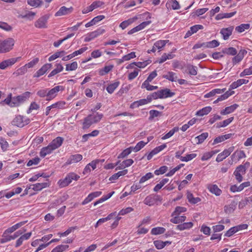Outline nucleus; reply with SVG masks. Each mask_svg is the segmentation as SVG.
<instances>
[{"instance_id": "nucleus-1", "label": "nucleus", "mask_w": 252, "mask_h": 252, "mask_svg": "<svg viewBox=\"0 0 252 252\" xmlns=\"http://www.w3.org/2000/svg\"><path fill=\"white\" fill-rule=\"evenodd\" d=\"M31 93L29 92H26L20 95L7 98L4 100V102L11 107H17L21 103L28 100L30 97Z\"/></svg>"}, {"instance_id": "nucleus-2", "label": "nucleus", "mask_w": 252, "mask_h": 252, "mask_svg": "<svg viewBox=\"0 0 252 252\" xmlns=\"http://www.w3.org/2000/svg\"><path fill=\"white\" fill-rule=\"evenodd\" d=\"M15 40L12 38H8L4 40L0 39V54H4L10 52L13 48Z\"/></svg>"}, {"instance_id": "nucleus-3", "label": "nucleus", "mask_w": 252, "mask_h": 252, "mask_svg": "<svg viewBox=\"0 0 252 252\" xmlns=\"http://www.w3.org/2000/svg\"><path fill=\"white\" fill-rule=\"evenodd\" d=\"M102 115L98 113L93 114L85 118L83 123V128H88L92 125L98 122L102 118Z\"/></svg>"}, {"instance_id": "nucleus-4", "label": "nucleus", "mask_w": 252, "mask_h": 252, "mask_svg": "<svg viewBox=\"0 0 252 252\" xmlns=\"http://www.w3.org/2000/svg\"><path fill=\"white\" fill-rule=\"evenodd\" d=\"M80 176L73 172L69 173L63 179L60 180L58 181V185L60 188H64L67 186L72 180L77 181Z\"/></svg>"}, {"instance_id": "nucleus-5", "label": "nucleus", "mask_w": 252, "mask_h": 252, "mask_svg": "<svg viewBox=\"0 0 252 252\" xmlns=\"http://www.w3.org/2000/svg\"><path fill=\"white\" fill-rule=\"evenodd\" d=\"M30 120L21 115H18L12 121V124L18 127H23L28 125Z\"/></svg>"}, {"instance_id": "nucleus-6", "label": "nucleus", "mask_w": 252, "mask_h": 252, "mask_svg": "<svg viewBox=\"0 0 252 252\" xmlns=\"http://www.w3.org/2000/svg\"><path fill=\"white\" fill-rule=\"evenodd\" d=\"M49 17L50 15L48 14H46L41 17L35 22V27L39 29L46 28L47 22Z\"/></svg>"}, {"instance_id": "nucleus-7", "label": "nucleus", "mask_w": 252, "mask_h": 252, "mask_svg": "<svg viewBox=\"0 0 252 252\" xmlns=\"http://www.w3.org/2000/svg\"><path fill=\"white\" fill-rule=\"evenodd\" d=\"M63 90V87L61 86H57L55 87L54 88L48 91L47 92L46 100L49 101L54 99L57 95L58 93L60 90Z\"/></svg>"}, {"instance_id": "nucleus-8", "label": "nucleus", "mask_w": 252, "mask_h": 252, "mask_svg": "<svg viewBox=\"0 0 252 252\" xmlns=\"http://www.w3.org/2000/svg\"><path fill=\"white\" fill-rule=\"evenodd\" d=\"M99 162V160L98 159H96L88 164L84 169L83 174L84 175L89 174L92 170H94L96 168L97 165Z\"/></svg>"}, {"instance_id": "nucleus-9", "label": "nucleus", "mask_w": 252, "mask_h": 252, "mask_svg": "<svg viewBox=\"0 0 252 252\" xmlns=\"http://www.w3.org/2000/svg\"><path fill=\"white\" fill-rule=\"evenodd\" d=\"M73 10V8L72 7L67 8L63 6L55 13V16L58 17L68 15L72 12Z\"/></svg>"}, {"instance_id": "nucleus-10", "label": "nucleus", "mask_w": 252, "mask_h": 252, "mask_svg": "<svg viewBox=\"0 0 252 252\" xmlns=\"http://www.w3.org/2000/svg\"><path fill=\"white\" fill-rule=\"evenodd\" d=\"M233 148L230 147L228 149L224 150L222 153L219 154L217 158L216 161L217 162H220L225 159L226 157L229 156L230 154L232 152Z\"/></svg>"}, {"instance_id": "nucleus-11", "label": "nucleus", "mask_w": 252, "mask_h": 252, "mask_svg": "<svg viewBox=\"0 0 252 252\" xmlns=\"http://www.w3.org/2000/svg\"><path fill=\"white\" fill-rule=\"evenodd\" d=\"M52 64L51 63H46L43 65L33 75L34 77H39L44 74L48 69L51 68Z\"/></svg>"}, {"instance_id": "nucleus-12", "label": "nucleus", "mask_w": 252, "mask_h": 252, "mask_svg": "<svg viewBox=\"0 0 252 252\" xmlns=\"http://www.w3.org/2000/svg\"><path fill=\"white\" fill-rule=\"evenodd\" d=\"M104 32V30L103 29H98L95 31L93 32L89 33L84 39L85 42H89L94 38L96 37L99 35L103 33Z\"/></svg>"}, {"instance_id": "nucleus-13", "label": "nucleus", "mask_w": 252, "mask_h": 252, "mask_svg": "<svg viewBox=\"0 0 252 252\" xmlns=\"http://www.w3.org/2000/svg\"><path fill=\"white\" fill-rule=\"evenodd\" d=\"M250 186V182H246L244 183H243L239 186H237L236 185L231 186L230 187V190L232 192H239L245 188L249 187Z\"/></svg>"}, {"instance_id": "nucleus-14", "label": "nucleus", "mask_w": 252, "mask_h": 252, "mask_svg": "<svg viewBox=\"0 0 252 252\" xmlns=\"http://www.w3.org/2000/svg\"><path fill=\"white\" fill-rule=\"evenodd\" d=\"M17 60L15 59L12 58L8 60L3 61L0 63V69H5L7 67L10 66L14 64Z\"/></svg>"}, {"instance_id": "nucleus-15", "label": "nucleus", "mask_w": 252, "mask_h": 252, "mask_svg": "<svg viewBox=\"0 0 252 252\" xmlns=\"http://www.w3.org/2000/svg\"><path fill=\"white\" fill-rule=\"evenodd\" d=\"M151 101V98L150 97L147 96V98L141 99L139 100L134 101L133 102L130 107L131 108L138 107L140 106L146 104Z\"/></svg>"}, {"instance_id": "nucleus-16", "label": "nucleus", "mask_w": 252, "mask_h": 252, "mask_svg": "<svg viewBox=\"0 0 252 252\" xmlns=\"http://www.w3.org/2000/svg\"><path fill=\"white\" fill-rule=\"evenodd\" d=\"M233 29L234 27L233 26L221 29L220 33L222 35L223 39L227 40L228 39L229 37L232 34Z\"/></svg>"}, {"instance_id": "nucleus-17", "label": "nucleus", "mask_w": 252, "mask_h": 252, "mask_svg": "<svg viewBox=\"0 0 252 252\" xmlns=\"http://www.w3.org/2000/svg\"><path fill=\"white\" fill-rule=\"evenodd\" d=\"M150 23H151V21H150L144 22L141 23L138 26L135 27V28H134L132 29H131V30H130L128 32V34H131L135 32H138V31L143 29L147 26L149 25Z\"/></svg>"}, {"instance_id": "nucleus-18", "label": "nucleus", "mask_w": 252, "mask_h": 252, "mask_svg": "<svg viewBox=\"0 0 252 252\" xmlns=\"http://www.w3.org/2000/svg\"><path fill=\"white\" fill-rule=\"evenodd\" d=\"M160 98H167L172 97L175 94V93L171 92L168 89H165L158 91Z\"/></svg>"}, {"instance_id": "nucleus-19", "label": "nucleus", "mask_w": 252, "mask_h": 252, "mask_svg": "<svg viewBox=\"0 0 252 252\" xmlns=\"http://www.w3.org/2000/svg\"><path fill=\"white\" fill-rule=\"evenodd\" d=\"M101 194V191H95L89 194V195L82 202V205H85L90 202L94 198L99 196Z\"/></svg>"}, {"instance_id": "nucleus-20", "label": "nucleus", "mask_w": 252, "mask_h": 252, "mask_svg": "<svg viewBox=\"0 0 252 252\" xmlns=\"http://www.w3.org/2000/svg\"><path fill=\"white\" fill-rule=\"evenodd\" d=\"M82 159V156L80 154L72 155L68 159L66 163L68 164L77 163Z\"/></svg>"}, {"instance_id": "nucleus-21", "label": "nucleus", "mask_w": 252, "mask_h": 252, "mask_svg": "<svg viewBox=\"0 0 252 252\" xmlns=\"http://www.w3.org/2000/svg\"><path fill=\"white\" fill-rule=\"evenodd\" d=\"M63 141V138L61 137H58L54 139L50 144V145L54 150H56L62 145Z\"/></svg>"}, {"instance_id": "nucleus-22", "label": "nucleus", "mask_w": 252, "mask_h": 252, "mask_svg": "<svg viewBox=\"0 0 252 252\" xmlns=\"http://www.w3.org/2000/svg\"><path fill=\"white\" fill-rule=\"evenodd\" d=\"M239 105L237 104H234L230 106L226 107L224 109L220 112V114L223 115L229 114L235 111L238 107Z\"/></svg>"}, {"instance_id": "nucleus-23", "label": "nucleus", "mask_w": 252, "mask_h": 252, "mask_svg": "<svg viewBox=\"0 0 252 252\" xmlns=\"http://www.w3.org/2000/svg\"><path fill=\"white\" fill-rule=\"evenodd\" d=\"M54 150H55L49 144L48 146L43 147L41 149L40 152V157L44 158L46 155L51 154Z\"/></svg>"}, {"instance_id": "nucleus-24", "label": "nucleus", "mask_w": 252, "mask_h": 252, "mask_svg": "<svg viewBox=\"0 0 252 252\" xmlns=\"http://www.w3.org/2000/svg\"><path fill=\"white\" fill-rule=\"evenodd\" d=\"M49 186L48 182L41 183H37L32 185V189L34 191H40L43 189L46 188Z\"/></svg>"}, {"instance_id": "nucleus-25", "label": "nucleus", "mask_w": 252, "mask_h": 252, "mask_svg": "<svg viewBox=\"0 0 252 252\" xmlns=\"http://www.w3.org/2000/svg\"><path fill=\"white\" fill-rule=\"evenodd\" d=\"M208 189L211 193L217 196H219L221 193V190L216 185H209L208 186Z\"/></svg>"}, {"instance_id": "nucleus-26", "label": "nucleus", "mask_w": 252, "mask_h": 252, "mask_svg": "<svg viewBox=\"0 0 252 252\" xmlns=\"http://www.w3.org/2000/svg\"><path fill=\"white\" fill-rule=\"evenodd\" d=\"M163 78L171 82H176L178 80V76L176 74L172 71H168L167 74L163 76Z\"/></svg>"}, {"instance_id": "nucleus-27", "label": "nucleus", "mask_w": 252, "mask_h": 252, "mask_svg": "<svg viewBox=\"0 0 252 252\" xmlns=\"http://www.w3.org/2000/svg\"><path fill=\"white\" fill-rule=\"evenodd\" d=\"M249 82V80H246V79H239L236 82H234L231 84V85L230 86V88L231 89H234L240 86L242 84H247Z\"/></svg>"}, {"instance_id": "nucleus-28", "label": "nucleus", "mask_w": 252, "mask_h": 252, "mask_svg": "<svg viewBox=\"0 0 252 252\" xmlns=\"http://www.w3.org/2000/svg\"><path fill=\"white\" fill-rule=\"evenodd\" d=\"M186 72L190 75H196L197 73V67L191 64H187L186 66Z\"/></svg>"}, {"instance_id": "nucleus-29", "label": "nucleus", "mask_w": 252, "mask_h": 252, "mask_svg": "<svg viewBox=\"0 0 252 252\" xmlns=\"http://www.w3.org/2000/svg\"><path fill=\"white\" fill-rule=\"evenodd\" d=\"M175 217L170 220V221L173 223L178 224L184 222L186 219L185 216L176 215Z\"/></svg>"}, {"instance_id": "nucleus-30", "label": "nucleus", "mask_w": 252, "mask_h": 252, "mask_svg": "<svg viewBox=\"0 0 252 252\" xmlns=\"http://www.w3.org/2000/svg\"><path fill=\"white\" fill-rule=\"evenodd\" d=\"M193 224L192 222H184L183 223L178 225L176 228L178 230H184L191 228L193 226Z\"/></svg>"}, {"instance_id": "nucleus-31", "label": "nucleus", "mask_w": 252, "mask_h": 252, "mask_svg": "<svg viewBox=\"0 0 252 252\" xmlns=\"http://www.w3.org/2000/svg\"><path fill=\"white\" fill-rule=\"evenodd\" d=\"M63 65L60 63H57L56 64V68L53 70L49 74L48 77H52L57 73L63 71Z\"/></svg>"}, {"instance_id": "nucleus-32", "label": "nucleus", "mask_w": 252, "mask_h": 252, "mask_svg": "<svg viewBox=\"0 0 252 252\" xmlns=\"http://www.w3.org/2000/svg\"><path fill=\"white\" fill-rule=\"evenodd\" d=\"M187 198L189 202L192 204H196L201 201L200 198L194 197L193 194L189 191L187 192Z\"/></svg>"}, {"instance_id": "nucleus-33", "label": "nucleus", "mask_w": 252, "mask_h": 252, "mask_svg": "<svg viewBox=\"0 0 252 252\" xmlns=\"http://www.w3.org/2000/svg\"><path fill=\"white\" fill-rule=\"evenodd\" d=\"M245 53H246V52L244 50L240 51L238 53V54L233 58V59H232L233 63L235 64V63H239L241 61H242V60L244 58V55Z\"/></svg>"}, {"instance_id": "nucleus-34", "label": "nucleus", "mask_w": 252, "mask_h": 252, "mask_svg": "<svg viewBox=\"0 0 252 252\" xmlns=\"http://www.w3.org/2000/svg\"><path fill=\"white\" fill-rule=\"evenodd\" d=\"M236 158V160H239L241 158H245L246 155L243 151H236L231 156L232 158Z\"/></svg>"}, {"instance_id": "nucleus-35", "label": "nucleus", "mask_w": 252, "mask_h": 252, "mask_svg": "<svg viewBox=\"0 0 252 252\" xmlns=\"http://www.w3.org/2000/svg\"><path fill=\"white\" fill-rule=\"evenodd\" d=\"M212 110V107L210 106H207L203 108L202 109L198 111L196 115L199 116H203L205 115L208 114L209 113L211 112Z\"/></svg>"}, {"instance_id": "nucleus-36", "label": "nucleus", "mask_w": 252, "mask_h": 252, "mask_svg": "<svg viewBox=\"0 0 252 252\" xmlns=\"http://www.w3.org/2000/svg\"><path fill=\"white\" fill-rule=\"evenodd\" d=\"M116 215V214L115 213L113 214L111 213V220H114L113 223L111 224V229L115 228L118 226L119 221L121 219V217H115Z\"/></svg>"}, {"instance_id": "nucleus-37", "label": "nucleus", "mask_w": 252, "mask_h": 252, "mask_svg": "<svg viewBox=\"0 0 252 252\" xmlns=\"http://www.w3.org/2000/svg\"><path fill=\"white\" fill-rule=\"evenodd\" d=\"M133 163V160L132 159H127L124 161H123L120 164V166L118 167H117L116 169V170L118 168L119 169H123L125 168L126 167H128L130 166L132 163Z\"/></svg>"}, {"instance_id": "nucleus-38", "label": "nucleus", "mask_w": 252, "mask_h": 252, "mask_svg": "<svg viewBox=\"0 0 252 252\" xmlns=\"http://www.w3.org/2000/svg\"><path fill=\"white\" fill-rule=\"evenodd\" d=\"M165 229L162 227H154L151 230V234L152 235H159L163 234L165 232Z\"/></svg>"}, {"instance_id": "nucleus-39", "label": "nucleus", "mask_w": 252, "mask_h": 252, "mask_svg": "<svg viewBox=\"0 0 252 252\" xmlns=\"http://www.w3.org/2000/svg\"><path fill=\"white\" fill-rule=\"evenodd\" d=\"M65 54V52L64 51H58L54 53L53 55L51 56L48 60L49 62H51L53 60H55V59H57L58 58H59L60 57L63 56Z\"/></svg>"}, {"instance_id": "nucleus-40", "label": "nucleus", "mask_w": 252, "mask_h": 252, "mask_svg": "<svg viewBox=\"0 0 252 252\" xmlns=\"http://www.w3.org/2000/svg\"><path fill=\"white\" fill-rule=\"evenodd\" d=\"M250 28L249 24H242L237 26L235 28V30L239 33L244 32L246 30H248Z\"/></svg>"}, {"instance_id": "nucleus-41", "label": "nucleus", "mask_w": 252, "mask_h": 252, "mask_svg": "<svg viewBox=\"0 0 252 252\" xmlns=\"http://www.w3.org/2000/svg\"><path fill=\"white\" fill-rule=\"evenodd\" d=\"M167 5L172 7L174 10L179 9L180 8L179 4L176 0H168L166 3V5Z\"/></svg>"}, {"instance_id": "nucleus-42", "label": "nucleus", "mask_w": 252, "mask_h": 252, "mask_svg": "<svg viewBox=\"0 0 252 252\" xmlns=\"http://www.w3.org/2000/svg\"><path fill=\"white\" fill-rule=\"evenodd\" d=\"M218 151H212L209 152L205 153L201 157L202 161L207 160L210 158L214 155L217 154Z\"/></svg>"}, {"instance_id": "nucleus-43", "label": "nucleus", "mask_w": 252, "mask_h": 252, "mask_svg": "<svg viewBox=\"0 0 252 252\" xmlns=\"http://www.w3.org/2000/svg\"><path fill=\"white\" fill-rule=\"evenodd\" d=\"M222 52L223 53L232 56L235 55L237 54V50L233 47L223 49Z\"/></svg>"}, {"instance_id": "nucleus-44", "label": "nucleus", "mask_w": 252, "mask_h": 252, "mask_svg": "<svg viewBox=\"0 0 252 252\" xmlns=\"http://www.w3.org/2000/svg\"><path fill=\"white\" fill-rule=\"evenodd\" d=\"M169 181L168 179L165 178L162 180L159 184H158L154 188V191L155 192L158 191L165 184H166Z\"/></svg>"}, {"instance_id": "nucleus-45", "label": "nucleus", "mask_w": 252, "mask_h": 252, "mask_svg": "<svg viewBox=\"0 0 252 252\" xmlns=\"http://www.w3.org/2000/svg\"><path fill=\"white\" fill-rule=\"evenodd\" d=\"M28 71V69L26 67L25 65L21 67L20 68L17 69L15 72H14L13 74L16 76H18L19 75H22L26 73Z\"/></svg>"}, {"instance_id": "nucleus-46", "label": "nucleus", "mask_w": 252, "mask_h": 252, "mask_svg": "<svg viewBox=\"0 0 252 252\" xmlns=\"http://www.w3.org/2000/svg\"><path fill=\"white\" fill-rule=\"evenodd\" d=\"M246 166L248 167L249 166V163L246 162L244 165H240L238 166L235 171H237L238 173L244 174L246 172Z\"/></svg>"}, {"instance_id": "nucleus-47", "label": "nucleus", "mask_w": 252, "mask_h": 252, "mask_svg": "<svg viewBox=\"0 0 252 252\" xmlns=\"http://www.w3.org/2000/svg\"><path fill=\"white\" fill-rule=\"evenodd\" d=\"M169 41L168 40H160L155 43V46H156L157 49L160 50Z\"/></svg>"}, {"instance_id": "nucleus-48", "label": "nucleus", "mask_w": 252, "mask_h": 252, "mask_svg": "<svg viewBox=\"0 0 252 252\" xmlns=\"http://www.w3.org/2000/svg\"><path fill=\"white\" fill-rule=\"evenodd\" d=\"M68 245H61L53 249L51 252H63L68 248Z\"/></svg>"}, {"instance_id": "nucleus-49", "label": "nucleus", "mask_w": 252, "mask_h": 252, "mask_svg": "<svg viewBox=\"0 0 252 252\" xmlns=\"http://www.w3.org/2000/svg\"><path fill=\"white\" fill-rule=\"evenodd\" d=\"M78 67V63L76 62H74L71 63L66 64L65 70L66 71H73L76 70Z\"/></svg>"}, {"instance_id": "nucleus-50", "label": "nucleus", "mask_w": 252, "mask_h": 252, "mask_svg": "<svg viewBox=\"0 0 252 252\" xmlns=\"http://www.w3.org/2000/svg\"><path fill=\"white\" fill-rule=\"evenodd\" d=\"M127 173V170L125 169L122 171H119L118 173L113 174L111 176V180H115L118 179L120 176L125 175Z\"/></svg>"}, {"instance_id": "nucleus-51", "label": "nucleus", "mask_w": 252, "mask_h": 252, "mask_svg": "<svg viewBox=\"0 0 252 252\" xmlns=\"http://www.w3.org/2000/svg\"><path fill=\"white\" fill-rule=\"evenodd\" d=\"M27 2L30 6L34 7H37L42 3V1L41 0H28Z\"/></svg>"}, {"instance_id": "nucleus-52", "label": "nucleus", "mask_w": 252, "mask_h": 252, "mask_svg": "<svg viewBox=\"0 0 252 252\" xmlns=\"http://www.w3.org/2000/svg\"><path fill=\"white\" fill-rule=\"evenodd\" d=\"M220 43L216 40L205 42V48H215L218 47Z\"/></svg>"}, {"instance_id": "nucleus-53", "label": "nucleus", "mask_w": 252, "mask_h": 252, "mask_svg": "<svg viewBox=\"0 0 252 252\" xmlns=\"http://www.w3.org/2000/svg\"><path fill=\"white\" fill-rule=\"evenodd\" d=\"M144 203L147 205L152 206L155 203V199L151 195L148 196L144 199Z\"/></svg>"}, {"instance_id": "nucleus-54", "label": "nucleus", "mask_w": 252, "mask_h": 252, "mask_svg": "<svg viewBox=\"0 0 252 252\" xmlns=\"http://www.w3.org/2000/svg\"><path fill=\"white\" fill-rule=\"evenodd\" d=\"M208 136V133L207 132H204L196 137L195 138L198 140L197 144L202 143L207 138Z\"/></svg>"}, {"instance_id": "nucleus-55", "label": "nucleus", "mask_w": 252, "mask_h": 252, "mask_svg": "<svg viewBox=\"0 0 252 252\" xmlns=\"http://www.w3.org/2000/svg\"><path fill=\"white\" fill-rule=\"evenodd\" d=\"M234 119V117H230L225 120H224L222 122L218 124L217 127H225L228 125Z\"/></svg>"}, {"instance_id": "nucleus-56", "label": "nucleus", "mask_w": 252, "mask_h": 252, "mask_svg": "<svg viewBox=\"0 0 252 252\" xmlns=\"http://www.w3.org/2000/svg\"><path fill=\"white\" fill-rule=\"evenodd\" d=\"M38 62H39V59L37 58H36L24 65L26 66V67L27 69L30 68H32L34 66V65L35 64H36L38 63Z\"/></svg>"}, {"instance_id": "nucleus-57", "label": "nucleus", "mask_w": 252, "mask_h": 252, "mask_svg": "<svg viewBox=\"0 0 252 252\" xmlns=\"http://www.w3.org/2000/svg\"><path fill=\"white\" fill-rule=\"evenodd\" d=\"M186 211V208L183 207L178 206L175 208V211L172 214V216L179 215L181 213L185 212Z\"/></svg>"}, {"instance_id": "nucleus-58", "label": "nucleus", "mask_w": 252, "mask_h": 252, "mask_svg": "<svg viewBox=\"0 0 252 252\" xmlns=\"http://www.w3.org/2000/svg\"><path fill=\"white\" fill-rule=\"evenodd\" d=\"M134 21V19H129L121 23L120 27L122 29H126L128 26L132 23Z\"/></svg>"}, {"instance_id": "nucleus-59", "label": "nucleus", "mask_w": 252, "mask_h": 252, "mask_svg": "<svg viewBox=\"0 0 252 252\" xmlns=\"http://www.w3.org/2000/svg\"><path fill=\"white\" fill-rule=\"evenodd\" d=\"M39 108V105L36 102L31 103L29 109L27 111L28 113H32L33 110H37Z\"/></svg>"}, {"instance_id": "nucleus-60", "label": "nucleus", "mask_w": 252, "mask_h": 252, "mask_svg": "<svg viewBox=\"0 0 252 252\" xmlns=\"http://www.w3.org/2000/svg\"><path fill=\"white\" fill-rule=\"evenodd\" d=\"M147 144V142H144L143 141H141L138 142L136 145L133 148V151L135 152H137L140 150L143 147L145 146L146 144Z\"/></svg>"}, {"instance_id": "nucleus-61", "label": "nucleus", "mask_w": 252, "mask_h": 252, "mask_svg": "<svg viewBox=\"0 0 252 252\" xmlns=\"http://www.w3.org/2000/svg\"><path fill=\"white\" fill-rule=\"evenodd\" d=\"M136 57L135 53L134 52H131L124 56H123V59L122 60L121 62L124 61H128L131 59L134 58Z\"/></svg>"}, {"instance_id": "nucleus-62", "label": "nucleus", "mask_w": 252, "mask_h": 252, "mask_svg": "<svg viewBox=\"0 0 252 252\" xmlns=\"http://www.w3.org/2000/svg\"><path fill=\"white\" fill-rule=\"evenodd\" d=\"M234 93V91L229 92V91L226 92L224 94L220 95L218 97V100L222 101L224 99H227L229 96L231 95Z\"/></svg>"}, {"instance_id": "nucleus-63", "label": "nucleus", "mask_w": 252, "mask_h": 252, "mask_svg": "<svg viewBox=\"0 0 252 252\" xmlns=\"http://www.w3.org/2000/svg\"><path fill=\"white\" fill-rule=\"evenodd\" d=\"M196 156L195 154H188L186 157H183L180 158V160L183 161H188Z\"/></svg>"}, {"instance_id": "nucleus-64", "label": "nucleus", "mask_w": 252, "mask_h": 252, "mask_svg": "<svg viewBox=\"0 0 252 252\" xmlns=\"http://www.w3.org/2000/svg\"><path fill=\"white\" fill-rule=\"evenodd\" d=\"M150 117L149 120H152L154 118L158 117L159 115L161 114V113L157 110H152L149 112Z\"/></svg>"}]
</instances>
